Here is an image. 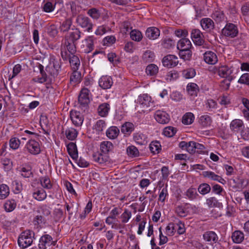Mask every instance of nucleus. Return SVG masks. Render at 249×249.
<instances>
[{"label": "nucleus", "mask_w": 249, "mask_h": 249, "mask_svg": "<svg viewBox=\"0 0 249 249\" xmlns=\"http://www.w3.org/2000/svg\"><path fill=\"white\" fill-rule=\"evenodd\" d=\"M34 236V232L31 230H26L22 232L18 240L19 246L22 249L30 246L33 242Z\"/></svg>", "instance_id": "obj_1"}, {"label": "nucleus", "mask_w": 249, "mask_h": 249, "mask_svg": "<svg viewBox=\"0 0 249 249\" xmlns=\"http://www.w3.org/2000/svg\"><path fill=\"white\" fill-rule=\"evenodd\" d=\"M191 37L194 43L202 48H208L209 44L205 41L204 36L198 29H193L191 33Z\"/></svg>", "instance_id": "obj_2"}, {"label": "nucleus", "mask_w": 249, "mask_h": 249, "mask_svg": "<svg viewBox=\"0 0 249 249\" xmlns=\"http://www.w3.org/2000/svg\"><path fill=\"white\" fill-rule=\"evenodd\" d=\"M76 22L78 26L85 29V31L88 32H91L93 24L88 17L79 15L76 18Z\"/></svg>", "instance_id": "obj_3"}, {"label": "nucleus", "mask_w": 249, "mask_h": 249, "mask_svg": "<svg viewBox=\"0 0 249 249\" xmlns=\"http://www.w3.org/2000/svg\"><path fill=\"white\" fill-rule=\"evenodd\" d=\"M222 32L225 36L232 38L237 36L238 34L237 26L232 23H227Z\"/></svg>", "instance_id": "obj_4"}, {"label": "nucleus", "mask_w": 249, "mask_h": 249, "mask_svg": "<svg viewBox=\"0 0 249 249\" xmlns=\"http://www.w3.org/2000/svg\"><path fill=\"white\" fill-rule=\"evenodd\" d=\"M89 90L87 88H83L81 89L78 96V102L81 107H87L90 100L89 98Z\"/></svg>", "instance_id": "obj_5"}, {"label": "nucleus", "mask_w": 249, "mask_h": 249, "mask_svg": "<svg viewBox=\"0 0 249 249\" xmlns=\"http://www.w3.org/2000/svg\"><path fill=\"white\" fill-rule=\"evenodd\" d=\"M154 118L157 122L161 124H166L170 121V116L165 111L157 110L154 114Z\"/></svg>", "instance_id": "obj_6"}, {"label": "nucleus", "mask_w": 249, "mask_h": 249, "mask_svg": "<svg viewBox=\"0 0 249 249\" xmlns=\"http://www.w3.org/2000/svg\"><path fill=\"white\" fill-rule=\"evenodd\" d=\"M163 65L168 68L176 66L178 63V59L175 55L168 54L164 56L162 60Z\"/></svg>", "instance_id": "obj_7"}, {"label": "nucleus", "mask_w": 249, "mask_h": 249, "mask_svg": "<svg viewBox=\"0 0 249 249\" xmlns=\"http://www.w3.org/2000/svg\"><path fill=\"white\" fill-rule=\"evenodd\" d=\"M71 119L75 126H80L84 121L83 115L79 111L72 110L70 113Z\"/></svg>", "instance_id": "obj_8"}, {"label": "nucleus", "mask_w": 249, "mask_h": 249, "mask_svg": "<svg viewBox=\"0 0 249 249\" xmlns=\"http://www.w3.org/2000/svg\"><path fill=\"white\" fill-rule=\"evenodd\" d=\"M26 147L28 152L33 155L38 154L41 151L38 142L34 140H29Z\"/></svg>", "instance_id": "obj_9"}, {"label": "nucleus", "mask_w": 249, "mask_h": 249, "mask_svg": "<svg viewBox=\"0 0 249 249\" xmlns=\"http://www.w3.org/2000/svg\"><path fill=\"white\" fill-rule=\"evenodd\" d=\"M138 102L143 107H148L153 106L151 97L147 94H143L139 96Z\"/></svg>", "instance_id": "obj_10"}, {"label": "nucleus", "mask_w": 249, "mask_h": 249, "mask_svg": "<svg viewBox=\"0 0 249 249\" xmlns=\"http://www.w3.org/2000/svg\"><path fill=\"white\" fill-rule=\"evenodd\" d=\"M200 25L202 29L207 32H211L214 28V23L210 18H203L200 20Z\"/></svg>", "instance_id": "obj_11"}, {"label": "nucleus", "mask_w": 249, "mask_h": 249, "mask_svg": "<svg viewBox=\"0 0 249 249\" xmlns=\"http://www.w3.org/2000/svg\"><path fill=\"white\" fill-rule=\"evenodd\" d=\"M112 84V78L107 75L102 76L99 80V86L104 89H110Z\"/></svg>", "instance_id": "obj_12"}, {"label": "nucleus", "mask_w": 249, "mask_h": 249, "mask_svg": "<svg viewBox=\"0 0 249 249\" xmlns=\"http://www.w3.org/2000/svg\"><path fill=\"white\" fill-rule=\"evenodd\" d=\"M53 238L49 234L42 235L39 239L38 247L39 249H46L47 246L51 245Z\"/></svg>", "instance_id": "obj_13"}, {"label": "nucleus", "mask_w": 249, "mask_h": 249, "mask_svg": "<svg viewBox=\"0 0 249 249\" xmlns=\"http://www.w3.org/2000/svg\"><path fill=\"white\" fill-rule=\"evenodd\" d=\"M204 240L213 244L217 242L218 240V237L215 232L213 231H207L205 232L203 235Z\"/></svg>", "instance_id": "obj_14"}, {"label": "nucleus", "mask_w": 249, "mask_h": 249, "mask_svg": "<svg viewBox=\"0 0 249 249\" xmlns=\"http://www.w3.org/2000/svg\"><path fill=\"white\" fill-rule=\"evenodd\" d=\"M230 127L232 131L238 132L243 130V128L244 127V124L241 120L234 119L231 122Z\"/></svg>", "instance_id": "obj_15"}, {"label": "nucleus", "mask_w": 249, "mask_h": 249, "mask_svg": "<svg viewBox=\"0 0 249 249\" xmlns=\"http://www.w3.org/2000/svg\"><path fill=\"white\" fill-rule=\"evenodd\" d=\"M160 35V31L155 27H151L147 29L145 36L150 39H157Z\"/></svg>", "instance_id": "obj_16"}, {"label": "nucleus", "mask_w": 249, "mask_h": 249, "mask_svg": "<svg viewBox=\"0 0 249 249\" xmlns=\"http://www.w3.org/2000/svg\"><path fill=\"white\" fill-rule=\"evenodd\" d=\"M204 60L209 64H215L218 61L215 53L212 51H207L204 53Z\"/></svg>", "instance_id": "obj_17"}, {"label": "nucleus", "mask_w": 249, "mask_h": 249, "mask_svg": "<svg viewBox=\"0 0 249 249\" xmlns=\"http://www.w3.org/2000/svg\"><path fill=\"white\" fill-rule=\"evenodd\" d=\"M192 47V43L188 38H182L180 39L177 44V48L179 51L191 49Z\"/></svg>", "instance_id": "obj_18"}, {"label": "nucleus", "mask_w": 249, "mask_h": 249, "mask_svg": "<svg viewBox=\"0 0 249 249\" xmlns=\"http://www.w3.org/2000/svg\"><path fill=\"white\" fill-rule=\"evenodd\" d=\"M110 110V105L107 103H104L100 104L97 108L98 113L99 116L102 117H107Z\"/></svg>", "instance_id": "obj_19"}, {"label": "nucleus", "mask_w": 249, "mask_h": 249, "mask_svg": "<svg viewBox=\"0 0 249 249\" xmlns=\"http://www.w3.org/2000/svg\"><path fill=\"white\" fill-rule=\"evenodd\" d=\"M217 73L220 76L228 78L231 77V74L232 73V70L227 66H222L218 68Z\"/></svg>", "instance_id": "obj_20"}, {"label": "nucleus", "mask_w": 249, "mask_h": 249, "mask_svg": "<svg viewBox=\"0 0 249 249\" xmlns=\"http://www.w3.org/2000/svg\"><path fill=\"white\" fill-rule=\"evenodd\" d=\"M202 174L205 178H209L211 180L217 181L222 184H224L225 182V180L221 177L216 175L213 172L205 171L203 172Z\"/></svg>", "instance_id": "obj_21"}, {"label": "nucleus", "mask_w": 249, "mask_h": 249, "mask_svg": "<svg viewBox=\"0 0 249 249\" xmlns=\"http://www.w3.org/2000/svg\"><path fill=\"white\" fill-rule=\"evenodd\" d=\"M51 60L53 64V70L50 72L53 76L57 75L61 69V62L60 59H55L54 57H52Z\"/></svg>", "instance_id": "obj_22"}, {"label": "nucleus", "mask_w": 249, "mask_h": 249, "mask_svg": "<svg viewBox=\"0 0 249 249\" xmlns=\"http://www.w3.org/2000/svg\"><path fill=\"white\" fill-rule=\"evenodd\" d=\"M231 237L233 243L239 244L244 240V233L241 231L236 230L232 233Z\"/></svg>", "instance_id": "obj_23"}, {"label": "nucleus", "mask_w": 249, "mask_h": 249, "mask_svg": "<svg viewBox=\"0 0 249 249\" xmlns=\"http://www.w3.org/2000/svg\"><path fill=\"white\" fill-rule=\"evenodd\" d=\"M67 151L69 154L74 160L78 158V151L76 144L73 142H70L67 145Z\"/></svg>", "instance_id": "obj_24"}, {"label": "nucleus", "mask_w": 249, "mask_h": 249, "mask_svg": "<svg viewBox=\"0 0 249 249\" xmlns=\"http://www.w3.org/2000/svg\"><path fill=\"white\" fill-rule=\"evenodd\" d=\"M80 36L81 32L78 29L76 28L72 29V31L70 33L69 35L66 37L65 39L75 43L80 38Z\"/></svg>", "instance_id": "obj_25"}, {"label": "nucleus", "mask_w": 249, "mask_h": 249, "mask_svg": "<svg viewBox=\"0 0 249 249\" xmlns=\"http://www.w3.org/2000/svg\"><path fill=\"white\" fill-rule=\"evenodd\" d=\"M113 149V145L109 141H104L100 144V150L105 154L112 151Z\"/></svg>", "instance_id": "obj_26"}, {"label": "nucleus", "mask_w": 249, "mask_h": 249, "mask_svg": "<svg viewBox=\"0 0 249 249\" xmlns=\"http://www.w3.org/2000/svg\"><path fill=\"white\" fill-rule=\"evenodd\" d=\"M133 139L135 142L140 145H144L147 143V137L142 133H135Z\"/></svg>", "instance_id": "obj_27"}, {"label": "nucleus", "mask_w": 249, "mask_h": 249, "mask_svg": "<svg viewBox=\"0 0 249 249\" xmlns=\"http://www.w3.org/2000/svg\"><path fill=\"white\" fill-rule=\"evenodd\" d=\"M92 157L93 160L99 164H103L107 160V157L99 152L94 153Z\"/></svg>", "instance_id": "obj_28"}, {"label": "nucleus", "mask_w": 249, "mask_h": 249, "mask_svg": "<svg viewBox=\"0 0 249 249\" xmlns=\"http://www.w3.org/2000/svg\"><path fill=\"white\" fill-rule=\"evenodd\" d=\"M119 129L114 126H111L106 131L107 136L110 139H114L119 134Z\"/></svg>", "instance_id": "obj_29"}, {"label": "nucleus", "mask_w": 249, "mask_h": 249, "mask_svg": "<svg viewBox=\"0 0 249 249\" xmlns=\"http://www.w3.org/2000/svg\"><path fill=\"white\" fill-rule=\"evenodd\" d=\"M186 89L191 96H196L199 90L198 86L194 83H189L187 86Z\"/></svg>", "instance_id": "obj_30"}, {"label": "nucleus", "mask_w": 249, "mask_h": 249, "mask_svg": "<svg viewBox=\"0 0 249 249\" xmlns=\"http://www.w3.org/2000/svg\"><path fill=\"white\" fill-rule=\"evenodd\" d=\"M33 197L38 201H42L47 197L46 192L42 189L35 190L33 193Z\"/></svg>", "instance_id": "obj_31"}, {"label": "nucleus", "mask_w": 249, "mask_h": 249, "mask_svg": "<svg viewBox=\"0 0 249 249\" xmlns=\"http://www.w3.org/2000/svg\"><path fill=\"white\" fill-rule=\"evenodd\" d=\"M155 59V54L153 52L147 50L144 52L142 56V59L145 63L152 62Z\"/></svg>", "instance_id": "obj_32"}, {"label": "nucleus", "mask_w": 249, "mask_h": 249, "mask_svg": "<svg viewBox=\"0 0 249 249\" xmlns=\"http://www.w3.org/2000/svg\"><path fill=\"white\" fill-rule=\"evenodd\" d=\"M134 129V124L130 122H126L121 127V131L124 134H130Z\"/></svg>", "instance_id": "obj_33"}, {"label": "nucleus", "mask_w": 249, "mask_h": 249, "mask_svg": "<svg viewBox=\"0 0 249 249\" xmlns=\"http://www.w3.org/2000/svg\"><path fill=\"white\" fill-rule=\"evenodd\" d=\"M71 55L72 56L69 57V62L73 70H77L80 64L79 59L77 56Z\"/></svg>", "instance_id": "obj_34"}, {"label": "nucleus", "mask_w": 249, "mask_h": 249, "mask_svg": "<svg viewBox=\"0 0 249 249\" xmlns=\"http://www.w3.org/2000/svg\"><path fill=\"white\" fill-rule=\"evenodd\" d=\"M185 195L186 197L191 200L197 199L199 196L196 189L194 188H189L185 192Z\"/></svg>", "instance_id": "obj_35"}, {"label": "nucleus", "mask_w": 249, "mask_h": 249, "mask_svg": "<svg viewBox=\"0 0 249 249\" xmlns=\"http://www.w3.org/2000/svg\"><path fill=\"white\" fill-rule=\"evenodd\" d=\"M46 219L42 214H37L35 217L33 222L37 227H42L46 223Z\"/></svg>", "instance_id": "obj_36"}, {"label": "nucleus", "mask_w": 249, "mask_h": 249, "mask_svg": "<svg viewBox=\"0 0 249 249\" xmlns=\"http://www.w3.org/2000/svg\"><path fill=\"white\" fill-rule=\"evenodd\" d=\"M159 71V68L157 65L151 64L148 65L146 68V72L148 75L153 76L156 75Z\"/></svg>", "instance_id": "obj_37"}, {"label": "nucleus", "mask_w": 249, "mask_h": 249, "mask_svg": "<svg viewBox=\"0 0 249 249\" xmlns=\"http://www.w3.org/2000/svg\"><path fill=\"white\" fill-rule=\"evenodd\" d=\"M17 203L14 199L7 200L4 204V209L6 212H11L16 207Z\"/></svg>", "instance_id": "obj_38"}, {"label": "nucleus", "mask_w": 249, "mask_h": 249, "mask_svg": "<svg viewBox=\"0 0 249 249\" xmlns=\"http://www.w3.org/2000/svg\"><path fill=\"white\" fill-rule=\"evenodd\" d=\"M65 45L67 50L71 54H74L75 53L76 49L75 42L65 39Z\"/></svg>", "instance_id": "obj_39"}, {"label": "nucleus", "mask_w": 249, "mask_h": 249, "mask_svg": "<svg viewBox=\"0 0 249 249\" xmlns=\"http://www.w3.org/2000/svg\"><path fill=\"white\" fill-rule=\"evenodd\" d=\"M9 194V189L7 185L2 184L0 185V199L6 198Z\"/></svg>", "instance_id": "obj_40"}, {"label": "nucleus", "mask_w": 249, "mask_h": 249, "mask_svg": "<svg viewBox=\"0 0 249 249\" xmlns=\"http://www.w3.org/2000/svg\"><path fill=\"white\" fill-rule=\"evenodd\" d=\"M65 134L67 139L72 141L76 138L78 132L75 129L70 128L66 130Z\"/></svg>", "instance_id": "obj_41"}, {"label": "nucleus", "mask_w": 249, "mask_h": 249, "mask_svg": "<svg viewBox=\"0 0 249 249\" xmlns=\"http://www.w3.org/2000/svg\"><path fill=\"white\" fill-rule=\"evenodd\" d=\"M191 49H188L179 51V54L180 58L184 60H191L192 56V52Z\"/></svg>", "instance_id": "obj_42"}, {"label": "nucleus", "mask_w": 249, "mask_h": 249, "mask_svg": "<svg viewBox=\"0 0 249 249\" xmlns=\"http://www.w3.org/2000/svg\"><path fill=\"white\" fill-rule=\"evenodd\" d=\"M194 120V116L192 113L188 112L183 115L182 119V122L184 124H191Z\"/></svg>", "instance_id": "obj_43"}, {"label": "nucleus", "mask_w": 249, "mask_h": 249, "mask_svg": "<svg viewBox=\"0 0 249 249\" xmlns=\"http://www.w3.org/2000/svg\"><path fill=\"white\" fill-rule=\"evenodd\" d=\"M211 123V118L208 115H202L199 118V123L204 127L210 125Z\"/></svg>", "instance_id": "obj_44"}, {"label": "nucleus", "mask_w": 249, "mask_h": 249, "mask_svg": "<svg viewBox=\"0 0 249 249\" xmlns=\"http://www.w3.org/2000/svg\"><path fill=\"white\" fill-rule=\"evenodd\" d=\"M149 148L153 154H158L161 150L160 144L158 142H153L150 143Z\"/></svg>", "instance_id": "obj_45"}, {"label": "nucleus", "mask_w": 249, "mask_h": 249, "mask_svg": "<svg viewBox=\"0 0 249 249\" xmlns=\"http://www.w3.org/2000/svg\"><path fill=\"white\" fill-rule=\"evenodd\" d=\"M210 191L211 187L207 183L201 184L198 188L199 193L203 195L209 193Z\"/></svg>", "instance_id": "obj_46"}, {"label": "nucleus", "mask_w": 249, "mask_h": 249, "mask_svg": "<svg viewBox=\"0 0 249 249\" xmlns=\"http://www.w3.org/2000/svg\"><path fill=\"white\" fill-rule=\"evenodd\" d=\"M128 155L131 157H136L139 155V152L138 149L133 145L129 146L126 149Z\"/></svg>", "instance_id": "obj_47"}, {"label": "nucleus", "mask_w": 249, "mask_h": 249, "mask_svg": "<svg viewBox=\"0 0 249 249\" xmlns=\"http://www.w3.org/2000/svg\"><path fill=\"white\" fill-rule=\"evenodd\" d=\"M212 17L217 22H220L224 19V15L221 11H215L212 14Z\"/></svg>", "instance_id": "obj_48"}, {"label": "nucleus", "mask_w": 249, "mask_h": 249, "mask_svg": "<svg viewBox=\"0 0 249 249\" xmlns=\"http://www.w3.org/2000/svg\"><path fill=\"white\" fill-rule=\"evenodd\" d=\"M182 75L186 79L192 78L196 75L195 70L193 68L185 69L182 71Z\"/></svg>", "instance_id": "obj_49"}, {"label": "nucleus", "mask_w": 249, "mask_h": 249, "mask_svg": "<svg viewBox=\"0 0 249 249\" xmlns=\"http://www.w3.org/2000/svg\"><path fill=\"white\" fill-rule=\"evenodd\" d=\"M131 38L136 41H140L142 38L141 32L138 30H132L130 32Z\"/></svg>", "instance_id": "obj_50"}, {"label": "nucleus", "mask_w": 249, "mask_h": 249, "mask_svg": "<svg viewBox=\"0 0 249 249\" xmlns=\"http://www.w3.org/2000/svg\"><path fill=\"white\" fill-rule=\"evenodd\" d=\"M176 133V129L172 126L165 127L163 131V134L168 137L173 136Z\"/></svg>", "instance_id": "obj_51"}, {"label": "nucleus", "mask_w": 249, "mask_h": 249, "mask_svg": "<svg viewBox=\"0 0 249 249\" xmlns=\"http://www.w3.org/2000/svg\"><path fill=\"white\" fill-rule=\"evenodd\" d=\"M38 214H42L44 217L48 216L51 212L49 208L46 205L40 207L36 211Z\"/></svg>", "instance_id": "obj_52"}, {"label": "nucleus", "mask_w": 249, "mask_h": 249, "mask_svg": "<svg viewBox=\"0 0 249 249\" xmlns=\"http://www.w3.org/2000/svg\"><path fill=\"white\" fill-rule=\"evenodd\" d=\"M88 14L93 19H98L100 17V13L96 8L90 9L88 11Z\"/></svg>", "instance_id": "obj_53"}, {"label": "nucleus", "mask_w": 249, "mask_h": 249, "mask_svg": "<svg viewBox=\"0 0 249 249\" xmlns=\"http://www.w3.org/2000/svg\"><path fill=\"white\" fill-rule=\"evenodd\" d=\"M72 24V21L71 19L68 18L63 22L60 26L61 31L64 32L68 31Z\"/></svg>", "instance_id": "obj_54"}, {"label": "nucleus", "mask_w": 249, "mask_h": 249, "mask_svg": "<svg viewBox=\"0 0 249 249\" xmlns=\"http://www.w3.org/2000/svg\"><path fill=\"white\" fill-rule=\"evenodd\" d=\"M238 83L241 84L249 86V73H244L242 74L238 79Z\"/></svg>", "instance_id": "obj_55"}, {"label": "nucleus", "mask_w": 249, "mask_h": 249, "mask_svg": "<svg viewBox=\"0 0 249 249\" xmlns=\"http://www.w3.org/2000/svg\"><path fill=\"white\" fill-rule=\"evenodd\" d=\"M80 73L77 71V70H74V71L72 73L70 77V82H73L74 84H76L80 82Z\"/></svg>", "instance_id": "obj_56"}, {"label": "nucleus", "mask_w": 249, "mask_h": 249, "mask_svg": "<svg viewBox=\"0 0 249 249\" xmlns=\"http://www.w3.org/2000/svg\"><path fill=\"white\" fill-rule=\"evenodd\" d=\"M178 77V73L174 70L171 71L167 73L166 80L168 81H171L176 80Z\"/></svg>", "instance_id": "obj_57"}, {"label": "nucleus", "mask_w": 249, "mask_h": 249, "mask_svg": "<svg viewBox=\"0 0 249 249\" xmlns=\"http://www.w3.org/2000/svg\"><path fill=\"white\" fill-rule=\"evenodd\" d=\"M41 185L44 188L50 189L52 188V185L48 177H42L40 179Z\"/></svg>", "instance_id": "obj_58"}, {"label": "nucleus", "mask_w": 249, "mask_h": 249, "mask_svg": "<svg viewBox=\"0 0 249 249\" xmlns=\"http://www.w3.org/2000/svg\"><path fill=\"white\" fill-rule=\"evenodd\" d=\"M106 127V124L105 121L99 120L96 122L94 125V128L96 131L102 132L103 129Z\"/></svg>", "instance_id": "obj_59"}, {"label": "nucleus", "mask_w": 249, "mask_h": 249, "mask_svg": "<svg viewBox=\"0 0 249 249\" xmlns=\"http://www.w3.org/2000/svg\"><path fill=\"white\" fill-rule=\"evenodd\" d=\"M232 77H229L228 78L224 79L221 83L220 86L224 90L229 89L230 86L231 82L232 80Z\"/></svg>", "instance_id": "obj_60"}, {"label": "nucleus", "mask_w": 249, "mask_h": 249, "mask_svg": "<svg viewBox=\"0 0 249 249\" xmlns=\"http://www.w3.org/2000/svg\"><path fill=\"white\" fill-rule=\"evenodd\" d=\"M20 142L17 138H12L9 141L10 146L13 149H17L19 147Z\"/></svg>", "instance_id": "obj_61"}, {"label": "nucleus", "mask_w": 249, "mask_h": 249, "mask_svg": "<svg viewBox=\"0 0 249 249\" xmlns=\"http://www.w3.org/2000/svg\"><path fill=\"white\" fill-rule=\"evenodd\" d=\"M162 45L164 48L170 49L175 45V41L171 38H165L162 41Z\"/></svg>", "instance_id": "obj_62"}, {"label": "nucleus", "mask_w": 249, "mask_h": 249, "mask_svg": "<svg viewBox=\"0 0 249 249\" xmlns=\"http://www.w3.org/2000/svg\"><path fill=\"white\" fill-rule=\"evenodd\" d=\"M177 228L175 223H169L166 228V232L168 236H172Z\"/></svg>", "instance_id": "obj_63"}, {"label": "nucleus", "mask_w": 249, "mask_h": 249, "mask_svg": "<svg viewBox=\"0 0 249 249\" xmlns=\"http://www.w3.org/2000/svg\"><path fill=\"white\" fill-rule=\"evenodd\" d=\"M131 217V213L125 209L124 212L121 215L122 222L124 223H127Z\"/></svg>", "instance_id": "obj_64"}]
</instances>
